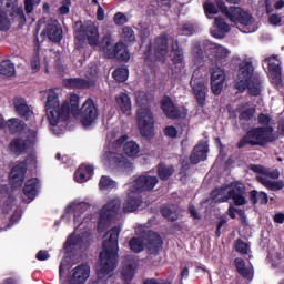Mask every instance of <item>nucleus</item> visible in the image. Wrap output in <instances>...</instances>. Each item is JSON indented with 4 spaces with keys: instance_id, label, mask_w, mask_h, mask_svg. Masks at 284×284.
<instances>
[{
    "instance_id": "obj_1",
    "label": "nucleus",
    "mask_w": 284,
    "mask_h": 284,
    "mask_svg": "<svg viewBox=\"0 0 284 284\" xmlns=\"http://www.w3.org/2000/svg\"><path fill=\"white\" fill-rule=\"evenodd\" d=\"M121 227L113 226L106 232L105 239L102 243V251L99 254V265L97 267V281L90 284H108V278L114 276V270L119 265V235Z\"/></svg>"
},
{
    "instance_id": "obj_2",
    "label": "nucleus",
    "mask_w": 284,
    "mask_h": 284,
    "mask_svg": "<svg viewBox=\"0 0 284 284\" xmlns=\"http://www.w3.org/2000/svg\"><path fill=\"white\" fill-rule=\"evenodd\" d=\"M257 123L260 126H254L246 131V133L240 139L236 144L237 150L243 148H265L267 143H275L278 141V135L274 132L272 123V116L270 114L260 113L257 115Z\"/></svg>"
},
{
    "instance_id": "obj_3",
    "label": "nucleus",
    "mask_w": 284,
    "mask_h": 284,
    "mask_svg": "<svg viewBox=\"0 0 284 284\" xmlns=\"http://www.w3.org/2000/svg\"><path fill=\"white\" fill-rule=\"evenodd\" d=\"M79 101L81 98L79 94L73 93L70 95V102L59 101V94L53 90L47 92L45 112L49 119L50 125L53 128L59 125V121H70V112L73 116H77L81 110L79 109Z\"/></svg>"
},
{
    "instance_id": "obj_4",
    "label": "nucleus",
    "mask_w": 284,
    "mask_h": 284,
    "mask_svg": "<svg viewBox=\"0 0 284 284\" xmlns=\"http://www.w3.org/2000/svg\"><path fill=\"white\" fill-rule=\"evenodd\" d=\"M261 78L254 75V65L251 61L244 60L239 64L235 90L240 93L248 90L250 97H261Z\"/></svg>"
},
{
    "instance_id": "obj_5",
    "label": "nucleus",
    "mask_w": 284,
    "mask_h": 284,
    "mask_svg": "<svg viewBox=\"0 0 284 284\" xmlns=\"http://www.w3.org/2000/svg\"><path fill=\"white\" fill-rule=\"evenodd\" d=\"M135 103L138 109V125L141 136L144 139H152L154 136V113L145 105L150 103V98L144 91L135 93Z\"/></svg>"
},
{
    "instance_id": "obj_6",
    "label": "nucleus",
    "mask_w": 284,
    "mask_h": 284,
    "mask_svg": "<svg viewBox=\"0 0 284 284\" xmlns=\"http://www.w3.org/2000/svg\"><path fill=\"white\" fill-rule=\"evenodd\" d=\"M230 190L225 195L227 187L221 186L213 191H211V199L214 203H227V201H233L236 207H241V205H247V199H245V194H247V187L245 184L241 182H233L230 184Z\"/></svg>"
},
{
    "instance_id": "obj_7",
    "label": "nucleus",
    "mask_w": 284,
    "mask_h": 284,
    "mask_svg": "<svg viewBox=\"0 0 284 284\" xmlns=\"http://www.w3.org/2000/svg\"><path fill=\"white\" fill-rule=\"evenodd\" d=\"M153 48V50H152ZM168 34L161 33L159 37L154 39L153 47L152 41L146 45L143 57L144 62L151 70L156 68V62L165 63L168 57Z\"/></svg>"
},
{
    "instance_id": "obj_8",
    "label": "nucleus",
    "mask_w": 284,
    "mask_h": 284,
    "mask_svg": "<svg viewBox=\"0 0 284 284\" xmlns=\"http://www.w3.org/2000/svg\"><path fill=\"white\" fill-rule=\"evenodd\" d=\"M154 256L159 255V252L163 250V240L159 233L149 230L143 233L141 237H132L129 241V247L134 254H139L145 250Z\"/></svg>"
},
{
    "instance_id": "obj_9",
    "label": "nucleus",
    "mask_w": 284,
    "mask_h": 284,
    "mask_svg": "<svg viewBox=\"0 0 284 284\" xmlns=\"http://www.w3.org/2000/svg\"><path fill=\"white\" fill-rule=\"evenodd\" d=\"M74 39L79 43H83L87 39L89 45H99V28L92 21H77L74 30Z\"/></svg>"
},
{
    "instance_id": "obj_10",
    "label": "nucleus",
    "mask_w": 284,
    "mask_h": 284,
    "mask_svg": "<svg viewBox=\"0 0 284 284\" xmlns=\"http://www.w3.org/2000/svg\"><path fill=\"white\" fill-rule=\"evenodd\" d=\"M36 145L37 131L30 129L26 139L21 136L13 138L8 145V151L13 156H22V154H28V151L32 150Z\"/></svg>"
},
{
    "instance_id": "obj_11",
    "label": "nucleus",
    "mask_w": 284,
    "mask_h": 284,
    "mask_svg": "<svg viewBox=\"0 0 284 284\" xmlns=\"http://www.w3.org/2000/svg\"><path fill=\"white\" fill-rule=\"evenodd\" d=\"M216 7L219 8L222 14H225L232 23H240V26H251L252 14L243 10L241 7H230L225 6V1L216 0Z\"/></svg>"
},
{
    "instance_id": "obj_12",
    "label": "nucleus",
    "mask_w": 284,
    "mask_h": 284,
    "mask_svg": "<svg viewBox=\"0 0 284 284\" xmlns=\"http://www.w3.org/2000/svg\"><path fill=\"white\" fill-rule=\"evenodd\" d=\"M102 163L109 168H115L122 172H132L134 170V164L128 160L123 154L112 151L110 149H104L102 155Z\"/></svg>"
},
{
    "instance_id": "obj_13",
    "label": "nucleus",
    "mask_w": 284,
    "mask_h": 284,
    "mask_svg": "<svg viewBox=\"0 0 284 284\" xmlns=\"http://www.w3.org/2000/svg\"><path fill=\"white\" fill-rule=\"evenodd\" d=\"M121 210V200L109 201L100 211L98 220V230L105 229V225H110L111 221H114L116 214Z\"/></svg>"
},
{
    "instance_id": "obj_14",
    "label": "nucleus",
    "mask_w": 284,
    "mask_h": 284,
    "mask_svg": "<svg viewBox=\"0 0 284 284\" xmlns=\"http://www.w3.org/2000/svg\"><path fill=\"white\" fill-rule=\"evenodd\" d=\"M79 113L83 128H90V125H94L97 119H99V106H97L92 98H89L82 104Z\"/></svg>"
},
{
    "instance_id": "obj_15",
    "label": "nucleus",
    "mask_w": 284,
    "mask_h": 284,
    "mask_svg": "<svg viewBox=\"0 0 284 284\" xmlns=\"http://www.w3.org/2000/svg\"><path fill=\"white\" fill-rule=\"evenodd\" d=\"M264 61L267 63L271 83H274L276 88H281V85H283V71L281 69V60L278 59V55L265 58Z\"/></svg>"
},
{
    "instance_id": "obj_16",
    "label": "nucleus",
    "mask_w": 284,
    "mask_h": 284,
    "mask_svg": "<svg viewBox=\"0 0 284 284\" xmlns=\"http://www.w3.org/2000/svg\"><path fill=\"white\" fill-rule=\"evenodd\" d=\"M159 185V178L148 173L139 175L133 182V192L141 194L142 192H152Z\"/></svg>"
},
{
    "instance_id": "obj_17",
    "label": "nucleus",
    "mask_w": 284,
    "mask_h": 284,
    "mask_svg": "<svg viewBox=\"0 0 284 284\" xmlns=\"http://www.w3.org/2000/svg\"><path fill=\"white\" fill-rule=\"evenodd\" d=\"M27 172L28 166L26 165V162H21L11 169V172L9 174V181L13 190H17L21 187V185H23Z\"/></svg>"
},
{
    "instance_id": "obj_18",
    "label": "nucleus",
    "mask_w": 284,
    "mask_h": 284,
    "mask_svg": "<svg viewBox=\"0 0 284 284\" xmlns=\"http://www.w3.org/2000/svg\"><path fill=\"white\" fill-rule=\"evenodd\" d=\"M161 110L165 114L166 119H182L183 113L181 112V109L174 104V101L170 95H164L160 102Z\"/></svg>"
},
{
    "instance_id": "obj_19",
    "label": "nucleus",
    "mask_w": 284,
    "mask_h": 284,
    "mask_svg": "<svg viewBox=\"0 0 284 284\" xmlns=\"http://www.w3.org/2000/svg\"><path fill=\"white\" fill-rule=\"evenodd\" d=\"M40 34L41 37L47 36L49 41H52L53 43H61V41H63V29L57 20L49 22Z\"/></svg>"
},
{
    "instance_id": "obj_20",
    "label": "nucleus",
    "mask_w": 284,
    "mask_h": 284,
    "mask_svg": "<svg viewBox=\"0 0 284 284\" xmlns=\"http://www.w3.org/2000/svg\"><path fill=\"white\" fill-rule=\"evenodd\" d=\"M90 278V266L88 264H80L69 277V284H84Z\"/></svg>"
},
{
    "instance_id": "obj_21",
    "label": "nucleus",
    "mask_w": 284,
    "mask_h": 284,
    "mask_svg": "<svg viewBox=\"0 0 284 284\" xmlns=\"http://www.w3.org/2000/svg\"><path fill=\"white\" fill-rule=\"evenodd\" d=\"M109 59H116L123 63L130 61V52L128 51V45L123 42H116L112 50L108 51Z\"/></svg>"
},
{
    "instance_id": "obj_22",
    "label": "nucleus",
    "mask_w": 284,
    "mask_h": 284,
    "mask_svg": "<svg viewBox=\"0 0 284 284\" xmlns=\"http://www.w3.org/2000/svg\"><path fill=\"white\" fill-rule=\"evenodd\" d=\"M62 83L68 90H88L94 85L92 81L82 78H67Z\"/></svg>"
},
{
    "instance_id": "obj_23",
    "label": "nucleus",
    "mask_w": 284,
    "mask_h": 284,
    "mask_svg": "<svg viewBox=\"0 0 284 284\" xmlns=\"http://www.w3.org/2000/svg\"><path fill=\"white\" fill-rule=\"evenodd\" d=\"M92 176H94V166L91 164H82L74 173V181L77 183H85L87 181H90Z\"/></svg>"
},
{
    "instance_id": "obj_24",
    "label": "nucleus",
    "mask_w": 284,
    "mask_h": 284,
    "mask_svg": "<svg viewBox=\"0 0 284 284\" xmlns=\"http://www.w3.org/2000/svg\"><path fill=\"white\" fill-rule=\"evenodd\" d=\"M141 203H143L141 195L136 193H130L123 203V212L125 214L136 212V210L141 207Z\"/></svg>"
},
{
    "instance_id": "obj_25",
    "label": "nucleus",
    "mask_w": 284,
    "mask_h": 284,
    "mask_svg": "<svg viewBox=\"0 0 284 284\" xmlns=\"http://www.w3.org/2000/svg\"><path fill=\"white\" fill-rule=\"evenodd\" d=\"M39 187H41L39 183V179L32 178L28 180L23 186V194L29 199V201H34L37 195L39 194Z\"/></svg>"
},
{
    "instance_id": "obj_26",
    "label": "nucleus",
    "mask_w": 284,
    "mask_h": 284,
    "mask_svg": "<svg viewBox=\"0 0 284 284\" xmlns=\"http://www.w3.org/2000/svg\"><path fill=\"white\" fill-rule=\"evenodd\" d=\"M192 90L195 95L197 105H200V108H204L205 101L207 99V87L205 85V82L197 81L193 85Z\"/></svg>"
},
{
    "instance_id": "obj_27",
    "label": "nucleus",
    "mask_w": 284,
    "mask_h": 284,
    "mask_svg": "<svg viewBox=\"0 0 284 284\" xmlns=\"http://www.w3.org/2000/svg\"><path fill=\"white\" fill-rule=\"evenodd\" d=\"M207 159V146L205 144H197L194 146L190 161L193 165L201 163V161H205Z\"/></svg>"
},
{
    "instance_id": "obj_28",
    "label": "nucleus",
    "mask_w": 284,
    "mask_h": 284,
    "mask_svg": "<svg viewBox=\"0 0 284 284\" xmlns=\"http://www.w3.org/2000/svg\"><path fill=\"white\" fill-rule=\"evenodd\" d=\"M256 181L261 183V185H264V187H266V190H270L271 192H278L284 189V182L282 180L272 181L263 175H257Z\"/></svg>"
},
{
    "instance_id": "obj_29",
    "label": "nucleus",
    "mask_w": 284,
    "mask_h": 284,
    "mask_svg": "<svg viewBox=\"0 0 284 284\" xmlns=\"http://www.w3.org/2000/svg\"><path fill=\"white\" fill-rule=\"evenodd\" d=\"M248 201L251 205H256L257 203H260V205H267V203H270V196L263 191L258 192L257 190H252L248 193Z\"/></svg>"
},
{
    "instance_id": "obj_30",
    "label": "nucleus",
    "mask_w": 284,
    "mask_h": 284,
    "mask_svg": "<svg viewBox=\"0 0 284 284\" xmlns=\"http://www.w3.org/2000/svg\"><path fill=\"white\" fill-rule=\"evenodd\" d=\"M13 105L16 108V112L22 119H28L30 116V106H28V102L23 98H14Z\"/></svg>"
},
{
    "instance_id": "obj_31",
    "label": "nucleus",
    "mask_w": 284,
    "mask_h": 284,
    "mask_svg": "<svg viewBox=\"0 0 284 284\" xmlns=\"http://www.w3.org/2000/svg\"><path fill=\"white\" fill-rule=\"evenodd\" d=\"M118 108H120L123 114H128L132 110V99L126 93H120L115 97Z\"/></svg>"
},
{
    "instance_id": "obj_32",
    "label": "nucleus",
    "mask_w": 284,
    "mask_h": 284,
    "mask_svg": "<svg viewBox=\"0 0 284 284\" xmlns=\"http://www.w3.org/2000/svg\"><path fill=\"white\" fill-rule=\"evenodd\" d=\"M174 165H168L163 162H160L156 166V174L160 181H169L170 176L174 175Z\"/></svg>"
},
{
    "instance_id": "obj_33",
    "label": "nucleus",
    "mask_w": 284,
    "mask_h": 284,
    "mask_svg": "<svg viewBox=\"0 0 284 284\" xmlns=\"http://www.w3.org/2000/svg\"><path fill=\"white\" fill-rule=\"evenodd\" d=\"M194 65L201 67L205 63V52L201 48V44H195L192 49Z\"/></svg>"
},
{
    "instance_id": "obj_34",
    "label": "nucleus",
    "mask_w": 284,
    "mask_h": 284,
    "mask_svg": "<svg viewBox=\"0 0 284 284\" xmlns=\"http://www.w3.org/2000/svg\"><path fill=\"white\" fill-rule=\"evenodd\" d=\"M112 77L118 83H125L130 77V70L128 67H120L113 71Z\"/></svg>"
},
{
    "instance_id": "obj_35",
    "label": "nucleus",
    "mask_w": 284,
    "mask_h": 284,
    "mask_svg": "<svg viewBox=\"0 0 284 284\" xmlns=\"http://www.w3.org/2000/svg\"><path fill=\"white\" fill-rule=\"evenodd\" d=\"M83 244V236L80 234H71L64 242V250H70V247H79Z\"/></svg>"
},
{
    "instance_id": "obj_36",
    "label": "nucleus",
    "mask_w": 284,
    "mask_h": 284,
    "mask_svg": "<svg viewBox=\"0 0 284 284\" xmlns=\"http://www.w3.org/2000/svg\"><path fill=\"white\" fill-rule=\"evenodd\" d=\"M0 74L3 77H14V63L10 60L0 62Z\"/></svg>"
},
{
    "instance_id": "obj_37",
    "label": "nucleus",
    "mask_w": 284,
    "mask_h": 284,
    "mask_svg": "<svg viewBox=\"0 0 284 284\" xmlns=\"http://www.w3.org/2000/svg\"><path fill=\"white\" fill-rule=\"evenodd\" d=\"M172 52H173L172 61L174 65H179L183 63V48L179 45V40H176L175 43L172 45Z\"/></svg>"
},
{
    "instance_id": "obj_38",
    "label": "nucleus",
    "mask_w": 284,
    "mask_h": 284,
    "mask_svg": "<svg viewBox=\"0 0 284 284\" xmlns=\"http://www.w3.org/2000/svg\"><path fill=\"white\" fill-rule=\"evenodd\" d=\"M235 267L237 270V274L243 278H247L250 276V268L245 267V260L241 257H236L234 260Z\"/></svg>"
},
{
    "instance_id": "obj_39",
    "label": "nucleus",
    "mask_w": 284,
    "mask_h": 284,
    "mask_svg": "<svg viewBox=\"0 0 284 284\" xmlns=\"http://www.w3.org/2000/svg\"><path fill=\"white\" fill-rule=\"evenodd\" d=\"M239 112V121H252L254 114H256V108H247L245 110L236 109Z\"/></svg>"
},
{
    "instance_id": "obj_40",
    "label": "nucleus",
    "mask_w": 284,
    "mask_h": 284,
    "mask_svg": "<svg viewBox=\"0 0 284 284\" xmlns=\"http://www.w3.org/2000/svg\"><path fill=\"white\" fill-rule=\"evenodd\" d=\"M123 152L126 156H136L140 152V146L136 142L130 141L124 144Z\"/></svg>"
},
{
    "instance_id": "obj_41",
    "label": "nucleus",
    "mask_w": 284,
    "mask_h": 284,
    "mask_svg": "<svg viewBox=\"0 0 284 284\" xmlns=\"http://www.w3.org/2000/svg\"><path fill=\"white\" fill-rule=\"evenodd\" d=\"M71 207L74 212V221H77L79 216L90 210V204L88 202H80L78 204H73Z\"/></svg>"
},
{
    "instance_id": "obj_42",
    "label": "nucleus",
    "mask_w": 284,
    "mask_h": 284,
    "mask_svg": "<svg viewBox=\"0 0 284 284\" xmlns=\"http://www.w3.org/2000/svg\"><path fill=\"white\" fill-rule=\"evenodd\" d=\"M122 278L124 281V284L132 283V280L134 278V266L132 264H129L122 268Z\"/></svg>"
},
{
    "instance_id": "obj_43",
    "label": "nucleus",
    "mask_w": 284,
    "mask_h": 284,
    "mask_svg": "<svg viewBox=\"0 0 284 284\" xmlns=\"http://www.w3.org/2000/svg\"><path fill=\"white\" fill-rule=\"evenodd\" d=\"M116 187V182L111 180L108 175H102L99 182V189L100 190H112Z\"/></svg>"
},
{
    "instance_id": "obj_44",
    "label": "nucleus",
    "mask_w": 284,
    "mask_h": 284,
    "mask_svg": "<svg viewBox=\"0 0 284 284\" xmlns=\"http://www.w3.org/2000/svg\"><path fill=\"white\" fill-rule=\"evenodd\" d=\"M204 8V14H206L207 19H212L214 14H219V9L216 8V4L211 1H206L203 3Z\"/></svg>"
},
{
    "instance_id": "obj_45",
    "label": "nucleus",
    "mask_w": 284,
    "mask_h": 284,
    "mask_svg": "<svg viewBox=\"0 0 284 284\" xmlns=\"http://www.w3.org/2000/svg\"><path fill=\"white\" fill-rule=\"evenodd\" d=\"M7 125L12 134H19L20 132H23V125H21V122H19L17 119L8 120Z\"/></svg>"
},
{
    "instance_id": "obj_46",
    "label": "nucleus",
    "mask_w": 284,
    "mask_h": 284,
    "mask_svg": "<svg viewBox=\"0 0 284 284\" xmlns=\"http://www.w3.org/2000/svg\"><path fill=\"white\" fill-rule=\"evenodd\" d=\"M122 37L126 43H134L136 41V36L134 34V30L130 27H124L122 29Z\"/></svg>"
},
{
    "instance_id": "obj_47",
    "label": "nucleus",
    "mask_w": 284,
    "mask_h": 284,
    "mask_svg": "<svg viewBox=\"0 0 284 284\" xmlns=\"http://www.w3.org/2000/svg\"><path fill=\"white\" fill-rule=\"evenodd\" d=\"M70 8H72V0H62L60 7L58 8V14H60V17L70 14Z\"/></svg>"
},
{
    "instance_id": "obj_48",
    "label": "nucleus",
    "mask_w": 284,
    "mask_h": 284,
    "mask_svg": "<svg viewBox=\"0 0 284 284\" xmlns=\"http://www.w3.org/2000/svg\"><path fill=\"white\" fill-rule=\"evenodd\" d=\"M160 212L162 216L168 221H171V222L179 221V216H176V214H174V211L168 206H162Z\"/></svg>"
},
{
    "instance_id": "obj_49",
    "label": "nucleus",
    "mask_w": 284,
    "mask_h": 284,
    "mask_svg": "<svg viewBox=\"0 0 284 284\" xmlns=\"http://www.w3.org/2000/svg\"><path fill=\"white\" fill-rule=\"evenodd\" d=\"M194 32H196V28L192 23H184L180 28V34H182V37H192Z\"/></svg>"
},
{
    "instance_id": "obj_50",
    "label": "nucleus",
    "mask_w": 284,
    "mask_h": 284,
    "mask_svg": "<svg viewBox=\"0 0 284 284\" xmlns=\"http://www.w3.org/2000/svg\"><path fill=\"white\" fill-rule=\"evenodd\" d=\"M211 81L225 82V72L221 68H214L211 73Z\"/></svg>"
},
{
    "instance_id": "obj_51",
    "label": "nucleus",
    "mask_w": 284,
    "mask_h": 284,
    "mask_svg": "<svg viewBox=\"0 0 284 284\" xmlns=\"http://www.w3.org/2000/svg\"><path fill=\"white\" fill-rule=\"evenodd\" d=\"M7 30H10V20L6 12L0 10V31L7 32Z\"/></svg>"
},
{
    "instance_id": "obj_52",
    "label": "nucleus",
    "mask_w": 284,
    "mask_h": 284,
    "mask_svg": "<svg viewBox=\"0 0 284 284\" xmlns=\"http://www.w3.org/2000/svg\"><path fill=\"white\" fill-rule=\"evenodd\" d=\"M214 24L216 26V28L221 31V32H230L231 28L230 24H227V22H225V19L223 18H215Z\"/></svg>"
},
{
    "instance_id": "obj_53",
    "label": "nucleus",
    "mask_w": 284,
    "mask_h": 284,
    "mask_svg": "<svg viewBox=\"0 0 284 284\" xmlns=\"http://www.w3.org/2000/svg\"><path fill=\"white\" fill-rule=\"evenodd\" d=\"M250 250V245L245 243L242 239H237L235 241V251L240 254H247V251Z\"/></svg>"
},
{
    "instance_id": "obj_54",
    "label": "nucleus",
    "mask_w": 284,
    "mask_h": 284,
    "mask_svg": "<svg viewBox=\"0 0 284 284\" xmlns=\"http://www.w3.org/2000/svg\"><path fill=\"white\" fill-rule=\"evenodd\" d=\"M225 85V82H220V81H211V90L212 93L215 97H219L221 94V92H223V88Z\"/></svg>"
},
{
    "instance_id": "obj_55",
    "label": "nucleus",
    "mask_w": 284,
    "mask_h": 284,
    "mask_svg": "<svg viewBox=\"0 0 284 284\" xmlns=\"http://www.w3.org/2000/svg\"><path fill=\"white\" fill-rule=\"evenodd\" d=\"M31 70L33 74H37V72L41 70V58L39 57V52H37L31 59Z\"/></svg>"
},
{
    "instance_id": "obj_56",
    "label": "nucleus",
    "mask_w": 284,
    "mask_h": 284,
    "mask_svg": "<svg viewBox=\"0 0 284 284\" xmlns=\"http://www.w3.org/2000/svg\"><path fill=\"white\" fill-rule=\"evenodd\" d=\"M227 57H230V51H227V49L221 45L216 47L215 59H217V61H224Z\"/></svg>"
},
{
    "instance_id": "obj_57",
    "label": "nucleus",
    "mask_w": 284,
    "mask_h": 284,
    "mask_svg": "<svg viewBox=\"0 0 284 284\" xmlns=\"http://www.w3.org/2000/svg\"><path fill=\"white\" fill-rule=\"evenodd\" d=\"M111 48H112V38H110V36H104L102 41H101V49L108 55L109 50H113Z\"/></svg>"
},
{
    "instance_id": "obj_58",
    "label": "nucleus",
    "mask_w": 284,
    "mask_h": 284,
    "mask_svg": "<svg viewBox=\"0 0 284 284\" xmlns=\"http://www.w3.org/2000/svg\"><path fill=\"white\" fill-rule=\"evenodd\" d=\"M115 26H125L128 23V17L123 12H118L113 17Z\"/></svg>"
},
{
    "instance_id": "obj_59",
    "label": "nucleus",
    "mask_w": 284,
    "mask_h": 284,
    "mask_svg": "<svg viewBox=\"0 0 284 284\" xmlns=\"http://www.w3.org/2000/svg\"><path fill=\"white\" fill-rule=\"evenodd\" d=\"M13 14L17 17V19L20 21V23H26V12H23V8L17 7L13 8Z\"/></svg>"
},
{
    "instance_id": "obj_60",
    "label": "nucleus",
    "mask_w": 284,
    "mask_h": 284,
    "mask_svg": "<svg viewBox=\"0 0 284 284\" xmlns=\"http://www.w3.org/2000/svg\"><path fill=\"white\" fill-rule=\"evenodd\" d=\"M263 176L265 178V179H278L280 176H281V172L277 170V169H275V170H267V169H264V174H263Z\"/></svg>"
},
{
    "instance_id": "obj_61",
    "label": "nucleus",
    "mask_w": 284,
    "mask_h": 284,
    "mask_svg": "<svg viewBox=\"0 0 284 284\" xmlns=\"http://www.w3.org/2000/svg\"><path fill=\"white\" fill-rule=\"evenodd\" d=\"M129 136L128 134H124L122 136H120L118 140H115L113 142V150H119L121 148H123V144L125 143V141H128Z\"/></svg>"
},
{
    "instance_id": "obj_62",
    "label": "nucleus",
    "mask_w": 284,
    "mask_h": 284,
    "mask_svg": "<svg viewBox=\"0 0 284 284\" xmlns=\"http://www.w3.org/2000/svg\"><path fill=\"white\" fill-rule=\"evenodd\" d=\"M164 134L170 139H176V136H179V131L174 126H166L164 129Z\"/></svg>"
},
{
    "instance_id": "obj_63",
    "label": "nucleus",
    "mask_w": 284,
    "mask_h": 284,
    "mask_svg": "<svg viewBox=\"0 0 284 284\" xmlns=\"http://www.w3.org/2000/svg\"><path fill=\"white\" fill-rule=\"evenodd\" d=\"M283 21V19L281 18V16H278L277 13H272L268 17V23L271 26H281V22Z\"/></svg>"
},
{
    "instance_id": "obj_64",
    "label": "nucleus",
    "mask_w": 284,
    "mask_h": 284,
    "mask_svg": "<svg viewBox=\"0 0 284 284\" xmlns=\"http://www.w3.org/2000/svg\"><path fill=\"white\" fill-rule=\"evenodd\" d=\"M187 170H190V163L183 162L179 172V175L181 176V179H185V176H187Z\"/></svg>"
}]
</instances>
